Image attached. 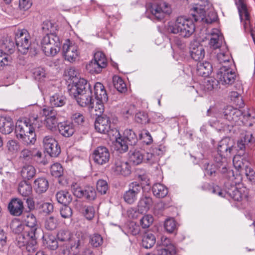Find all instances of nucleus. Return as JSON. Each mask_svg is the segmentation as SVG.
Returning a JSON list of instances; mask_svg holds the SVG:
<instances>
[{
  "instance_id": "obj_1",
  "label": "nucleus",
  "mask_w": 255,
  "mask_h": 255,
  "mask_svg": "<svg viewBox=\"0 0 255 255\" xmlns=\"http://www.w3.org/2000/svg\"><path fill=\"white\" fill-rule=\"evenodd\" d=\"M234 148V142L232 139L230 137L223 138L218 143L217 153L214 159L219 170L231 182V188L228 187L227 194L234 200L239 201L243 197L241 190L237 187L242 181V176L240 174L235 175L232 170L228 168V160L231 157Z\"/></svg>"
},
{
  "instance_id": "obj_2",
  "label": "nucleus",
  "mask_w": 255,
  "mask_h": 255,
  "mask_svg": "<svg viewBox=\"0 0 255 255\" xmlns=\"http://www.w3.org/2000/svg\"><path fill=\"white\" fill-rule=\"evenodd\" d=\"M40 110L39 107H34L28 119L18 120L16 123L15 135L24 145L33 144L36 141L35 129L41 126V119L37 115Z\"/></svg>"
},
{
  "instance_id": "obj_3",
  "label": "nucleus",
  "mask_w": 255,
  "mask_h": 255,
  "mask_svg": "<svg viewBox=\"0 0 255 255\" xmlns=\"http://www.w3.org/2000/svg\"><path fill=\"white\" fill-rule=\"evenodd\" d=\"M68 92L70 96L74 98L81 107H88L92 115H94L96 104L92 97V90L89 84L84 78H79L69 86Z\"/></svg>"
},
{
  "instance_id": "obj_4",
  "label": "nucleus",
  "mask_w": 255,
  "mask_h": 255,
  "mask_svg": "<svg viewBox=\"0 0 255 255\" xmlns=\"http://www.w3.org/2000/svg\"><path fill=\"white\" fill-rule=\"evenodd\" d=\"M241 115L240 110L231 106H227L223 113H220L215 106H211L207 111V116L212 117L210 120L211 125L219 126L220 124L221 128H224L226 126L233 127L239 120Z\"/></svg>"
},
{
  "instance_id": "obj_5",
  "label": "nucleus",
  "mask_w": 255,
  "mask_h": 255,
  "mask_svg": "<svg viewBox=\"0 0 255 255\" xmlns=\"http://www.w3.org/2000/svg\"><path fill=\"white\" fill-rule=\"evenodd\" d=\"M209 45L213 49H219L220 51L217 54V58L222 66H233V62L228 47L224 41L223 36L218 29L214 28L212 30Z\"/></svg>"
},
{
  "instance_id": "obj_6",
  "label": "nucleus",
  "mask_w": 255,
  "mask_h": 255,
  "mask_svg": "<svg viewBox=\"0 0 255 255\" xmlns=\"http://www.w3.org/2000/svg\"><path fill=\"white\" fill-rule=\"evenodd\" d=\"M195 24L192 19L185 16H179L174 21L168 24V31L173 34H178L184 37H190L194 32Z\"/></svg>"
},
{
  "instance_id": "obj_7",
  "label": "nucleus",
  "mask_w": 255,
  "mask_h": 255,
  "mask_svg": "<svg viewBox=\"0 0 255 255\" xmlns=\"http://www.w3.org/2000/svg\"><path fill=\"white\" fill-rule=\"evenodd\" d=\"M195 24L192 19L185 16H179L174 21L168 24V31L173 34H178L184 37H190L194 32Z\"/></svg>"
},
{
  "instance_id": "obj_8",
  "label": "nucleus",
  "mask_w": 255,
  "mask_h": 255,
  "mask_svg": "<svg viewBox=\"0 0 255 255\" xmlns=\"http://www.w3.org/2000/svg\"><path fill=\"white\" fill-rule=\"evenodd\" d=\"M195 24L192 19L185 16H179L174 21L168 24V31L173 34H178L184 37H190L194 32Z\"/></svg>"
},
{
  "instance_id": "obj_9",
  "label": "nucleus",
  "mask_w": 255,
  "mask_h": 255,
  "mask_svg": "<svg viewBox=\"0 0 255 255\" xmlns=\"http://www.w3.org/2000/svg\"><path fill=\"white\" fill-rule=\"evenodd\" d=\"M255 145V137L251 132L246 131L240 134L237 140L236 150L245 157H248Z\"/></svg>"
},
{
  "instance_id": "obj_10",
  "label": "nucleus",
  "mask_w": 255,
  "mask_h": 255,
  "mask_svg": "<svg viewBox=\"0 0 255 255\" xmlns=\"http://www.w3.org/2000/svg\"><path fill=\"white\" fill-rule=\"evenodd\" d=\"M42 50L47 56H54L60 51L61 42L56 35L50 33L46 34L41 40Z\"/></svg>"
},
{
  "instance_id": "obj_11",
  "label": "nucleus",
  "mask_w": 255,
  "mask_h": 255,
  "mask_svg": "<svg viewBox=\"0 0 255 255\" xmlns=\"http://www.w3.org/2000/svg\"><path fill=\"white\" fill-rule=\"evenodd\" d=\"M240 19L244 25L246 32L250 33L255 42V25L252 23L250 16L248 10L245 0H238L236 2Z\"/></svg>"
},
{
  "instance_id": "obj_12",
  "label": "nucleus",
  "mask_w": 255,
  "mask_h": 255,
  "mask_svg": "<svg viewBox=\"0 0 255 255\" xmlns=\"http://www.w3.org/2000/svg\"><path fill=\"white\" fill-rule=\"evenodd\" d=\"M94 94L95 98L94 99L96 104L94 112L95 116L102 115L104 111V104L108 101V96L103 85L97 82L94 86Z\"/></svg>"
},
{
  "instance_id": "obj_13",
  "label": "nucleus",
  "mask_w": 255,
  "mask_h": 255,
  "mask_svg": "<svg viewBox=\"0 0 255 255\" xmlns=\"http://www.w3.org/2000/svg\"><path fill=\"white\" fill-rule=\"evenodd\" d=\"M57 239L61 242L70 240L71 248L72 251L81 248L84 243V237L81 233H77L71 237L70 233L66 230H60L57 234Z\"/></svg>"
},
{
  "instance_id": "obj_14",
  "label": "nucleus",
  "mask_w": 255,
  "mask_h": 255,
  "mask_svg": "<svg viewBox=\"0 0 255 255\" xmlns=\"http://www.w3.org/2000/svg\"><path fill=\"white\" fill-rule=\"evenodd\" d=\"M40 111L37 115L38 117L41 119V124L43 121L44 120L45 125L48 129L52 130L55 128L58 122L57 111L52 108L43 109L40 108Z\"/></svg>"
},
{
  "instance_id": "obj_15",
  "label": "nucleus",
  "mask_w": 255,
  "mask_h": 255,
  "mask_svg": "<svg viewBox=\"0 0 255 255\" xmlns=\"http://www.w3.org/2000/svg\"><path fill=\"white\" fill-rule=\"evenodd\" d=\"M149 10L151 14V17L158 20L163 19L172 12L171 6L165 1L151 4Z\"/></svg>"
},
{
  "instance_id": "obj_16",
  "label": "nucleus",
  "mask_w": 255,
  "mask_h": 255,
  "mask_svg": "<svg viewBox=\"0 0 255 255\" xmlns=\"http://www.w3.org/2000/svg\"><path fill=\"white\" fill-rule=\"evenodd\" d=\"M15 43L18 50L22 54H26L31 45L30 35L25 29H19L15 33Z\"/></svg>"
},
{
  "instance_id": "obj_17",
  "label": "nucleus",
  "mask_w": 255,
  "mask_h": 255,
  "mask_svg": "<svg viewBox=\"0 0 255 255\" xmlns=\"http://www.w3.org/2000/svg\"><path fill=\"white\" fill-rule=\"evenodd\" d=\"M233 67L234 65L221 66L217 74V79L219 84L226 85L234 82L236 75Z\"/></svg>"
},
{
  "instance_id": "obj_18",
  "label": "nucleus",
  "mask_w": 255,
  "mask_h": 255,
  "mask_svg": "<svg viewBox=\"0 0 255 255\" xmlns=\"http://www.w3.org/2000/svg\"><path fill=\"white\" fill-rule=\"evenodd\" d=\"M191 14L195 21H203L207 23H211L217 19V15L214 12H210L208 16L205 14L204 8L201 5L196 4L190 9Z\"/></svg>"
},
{
  "instance_id": "obj_19",
  "label": "nucleus",
  "mask_w": 255,
  "mask_h": 255,
  "mask_svg": "<svg viewBox=\"0 0 255 255\" xmlns=\"http://www.w3.org/2000/svg\"><path fill=\"white\" fill-rule=\"evenodd\" d=\"M62 52L65 59L71 63L80 58V52L78 45L69 39H67L63 45Z\"/></svg>"
},
{
  "instance_id": "obj_20",
  "label": "nucleus",
  "mask_w": 255,
  "mask_h": 255,
  "mask_svg": "<svg viewBox=\"0 0 255 255\" xmlns=\"http://www.w3.org/2000/svg\"><path fill=\"white\" fill-rule=\"evenodd\" d=\"M43 144L46 151L51 157H57L61 152V148L58 142L51 135L44 137Z\"/></svg>"
},
{
  "instance_id": "obj_21",
  "label": "nucleus",
  "mask_w": 255,
  "mask_h": 255,
  "mask_svg": "<svg viewBox=\"0 0 255 255\" xmlns=\"http://www.w3.org/2000/svg\"><path fill=\"white\" fill-rule=\"evenodd\" d=\"M31 234H21L17 237V241L20 247L25 246L27 252L32 253L37 249V242L35 235L31 237Z\"/></svg>"
},
{
  "instance_id": "obj_22",
  "label": "nucleus",
  "mask_w": 255,
  "mask_h": 255,
  "mask_svg": "<svg viewBox=\"0 0 255 255\" xmlns=\"http://www.w3.org/2000/svg\"><path fill=\"white\" fill-rule=\"evenodd\" d=\"M141 189L142 186L139 183L136 182L130 183L128 190L124 195L125 202L130 204L133 203L137 199V195Z\"/></svg>"
},
{
  "instance_id": "obj_23",
  "label": "nucleus",
  "mask_w": 255,
  "mask_h": 255,
  "mask_svg": "<svg viewBox=\"0 0 255 255\" xmlns=\"http://www.w3.org/2000/svg\"><path fill=\"white\" fill-rule=\"evenodd\" d=\"M110 157L109 150L104 146H99L93 152L94 161L99 165H103L108 162Z\"/></svg>"
},
{
  "instance_id": "obj_24",
  "label": "nucleus",
  "mask_w": 255,
  "mask_h": 255,
  "mask_svg": "<svg viewBox=\"0 0 255 255\" xmlns=\"http://www.w3.org/2000/svg\"><path fill=\"white\" fill-rule=\"evenodd\" d=\"M112 133L114 134V139H115V149L120 153L127 151L128 150V146L130 144L122 137L119 130L117 129L112 130L110 131L109 134Z\"/></svg>"
},
{
  "instance_id": "obj_25",
  "label": "nucleus",
  "mask_w": 255,
  "mask_h": 255,
  "mask_svg": "<svg viewBox=\"0 0 255 255\" xmlns=\"http://www.w3.org/2000/svg\"><path fill=\"white\" fill-rule=\"evenodd\" d=\"M101 116V115L97 116L98 118L95 123V128L98 132L105 134L109 132L111 122L109 117Z\"/></svg>"
},
{
  "instance_id": "obj_26",
  "label": "nucleus",
  "mask_w": 255,
  "mask_h": 255,
  "mask_svg": "<svg viewBox=\"0 0 255 255\" xmlns=\"http://www.w3.org/2000/svg\"><path fill=\"white\" fill-rule=\"evenodd\" d=\"M190 53L192 59L195 61H200L205 56V51L204 46L197 41L191 43Z\"/></svg>"
},
{
  "instance_id": "obj_27",
  "label": "nucleus",
  "mask_w": 255,
  "mask_h": 255,
  "mask_svg": "<svg viewBox=\"0 0 255 255\" xmlns=\"http://www.w3.org/2000/svg\"><path fill=\"white\" fill-rule=\"evenodd\" d=\"M112 169L116 174L126 176H128L130 173V169L128 163L127 161H123L121 159H117L116 160Z\"/></svg>"
},
{
  "instance_id": "obj_28",
  "label": "nucleus",
  "mask_w": 255,
  "mask_h": 255,
  "mask_svg": "<svg viewBox=\"0 0 255 255\" xmlns=\"http://www.w3.org/2000/svg\"><path fill=\"white\" fill-rule=\"evenodd\" d=\"M25 226L24 232L22 234H31V236H34L37 229V221L35 217L31 213L26 214V218L24 219Z\"/></svg>"
},
{
  "instance_id": "obj_29",
  "label": "nucleus",
  "mask_w": 255,
  "mask_h": 255,
  "mask_svg": "<svg viewBox=\"0 0 255 255\" xmlns=\"http://www.w3.org/2000/svg\"><path fill=\"white\" fill-rule=\"evenodd\" d=\"M8 208L11 215L19 216L23 212V202L19 199H13L9 203Z\"/></svg>"
},
{
  "instance_id": "obj_30",
  "label": "nucleus",
  "mask_w": 255,
  "mask_h": 255,
  "mask_svg": "<svg viewBox=\"0 0 255 255\" xmlns=\"http://www.w3.org/2000/svg\"><path fill=\"white\" fill-rule=\"evenodd\" d=\"M13 129V123L9 117H0V132L3 134H9Z\"/></svg>"
},
{
  "instance_id": "obj_31",
  "label": "nucleus",
  "mask_w": 255,
  "mask_h": 255,
  "mask_svg": "<svg viewBox=\"0 0 255 255\" xmlns=\"http://www.w3.org/2000/svg\"><path fill=\"white\" fill-rule=\"evenodd\" d=\"M212 66L208 62H199L197 64L196 72L198 75L202 77H208L212 71Z\"/></svg>"
},
{
  "instance_id": "obj_32",
  "label": "nucleus",
  "mask_w": 255,
  "mask_h": 255,
  "mask_svg": "<svg viewBox=\"0 0 255 255\" xmlns=\"http://www.w3.org/2000/svg\"><path fill=\"white\" fill-rule=\"evenodd\" d=\"M59 132L65 137H69L73 134L75 130L72 123H60L58 125Z\"/></svg>"
},
{
  "instance_id": "obj_33",
  "label": "nucleus",
  "mask_w": 255,
  "mask_h": 255,
  "mask_svg": "<svg viewBox=\"0 0 255 255\" xmlns=\"http://www.w3.org/2000/svg\"><path fill=\"white\" fill-rule=\"evenodd\" d=\"M48 187V182L44 178H38L34 181V189L38 194L45 192L47 190Z\"/></svg>"
},
{
  "instance_id": "obj_34",
  "label": "nucleus",
  "mask_w": 255,
  "mask_h": 255,
  "mask_svg": "<svg viewBox=\"0 0 255 255\" xmlns=\"http://www.w3.org/2000/svg\"><path fill=\"white\" fill-rule=\"evenodd\" d=\"M152 203V199L149 197L145 196L141 198L138 202V213L142 214L147 212L151 207Z\"/></svg>"
},
{
  "instance_id": "obj_35",
  "label": "nucleus",
  "mask_w": 255,
  "mask_h": 255,
  "mask_svg": "<svg viewBox=\"0 0 255 255\" xmlns=\"http://www.w3.org/2000/svg\"><path fill=\"white\" fill-rule=\"evenodd\" d=\"M129 160L130 162L134 165H138L141 163L144 160V151L138 149L130 151Z\"/></svg>"
},
{
  "instance_id": "obj_36",
  "label": "nucleus",
  "mask_w": 255,
  "mask_h": 255,
  "mask_svg": "<svg viewBox=\"0 0 255 255\" xmlns=\"http://www.w3.org/2000/svg\"><path fill=\"white\" fill-rule=\"evenodd\" d=\"M50 105L54 107H61L66 104V99L62 94H54L49 99Z\"/></svg>"
},
{
  "instance_id": "obj_37",
  "label": "nucleus",
  "mask_w": 255,
  "mask_h": 255,
  "mask_svg": "<svg viewBox=\"0 0 255 255\" xmlns=\"http://www.w3.org/2000/svg\"><path fill=\"white\" fill-rule=\"evenodd\" d=\"M32 187L27 182L22 181L18 184V192L22 196L28 197L32 194Z\"/></svg>"
},
{
  "instance_id": "obj_38",
  "label": "nucleus",
  "mask_w": 255,
  "mask_h": 255,
  "mask_svg": "<svg viewBox=\"0 0 255 255\" xmlns=\"http://www.w3.org/2000/svg\"><path fill=\"white\" fill-rule=\"evenodd\" d=\"M36 174V169L31 165H25L21 170V175L23 179L29 180L32 178Z\"/></svg>"
},
{
  "instance_id": "obj_39",
  "label": "nucleus",
  "mask_w": 255,
  "mask_h": 255,
  "mask_svg": "<svg viewBox=\"0 0 255 255\" xmlns=\"http://www.w3.org/2000/svg\"><path fill=\"white\" fill-rule=\"evenodd\" d=\"M153 193L158 198H163L168 193L167 188L163 184L160 183L155 184L152 187Z\"/></svg>"
},
{
  "instance_id": "obj_40",
  "label": "nucleus",
  "mask_w": 255,
  "mask_h": 255,
  "mask_svg": "<svg viewBox=\"0 0 255 255\" xmlns=\"http://www.w3.org/2000/svg\"><path fill=\"white\" fill-rule=\"evenodd\" d=\"M156 242L155 237L151 233H146L142 240V246L146 249L152 248Z\"/></svg>"
},
{
  "instance_id": "obj_41",
  "label": "nucleus",
  "mask_w": 255,
  "mask_h": 255,
  "mask_svg": "<svg viewBox=\"0 0 255 255\" xmlns=\"http://www.w3.org/2000/svg\"><path fill=\"white\" fill-rule=\"evenodd\" d=\"M56 197L57 201L61 204L66 205L72 201L71 195L67 191H60L57 193Z\"/></svg>"
},
{
  "instance_id": "obj_42",
  "label": "nucleus",
  "mask_w": 255,
  "mask_h": 255,
  "mask_svg": "<svg viewBox=\"0 0 255 255\" xmlns=\"http://www.w3.org/2000/svg\"><path fill=\"white\" fill-rule=\"evenodd\" d=\"M105 66H103L101 64L92 60L87 65V70L91 74L100 73Z\"/></svg>"
},
{
  "instance_id": "obj_43",
  "label": "nucleus",
  "mask_w": 255,
  "mask_h": 255,
  "mask_svg": "<svg viewBox=\"0 0 255 255\" xmlns=\"http://www.w3.org/2000/svg\"><path fill=\"white\" fill-rule=\"evenodd\" d=\"M130 145H134L137 141V138L134 132L130 129L125 130L122 136Z\"/></svg>"
},
{
  "instance_id": "obj_44",
  "label": "nucleus",
  "mask_w": 255,
  "mask_h": 255,
  "mask_svg": "<svg viewBox=\"0 0 255 255\" xmlns=\"http://www.w3.org/2000/svg\"><path fill=\"white\" fill-rule=\"evenodd\" d=\"M115 88L120 92L123 93L127 91V86L123 80L118 76H114L113 78Z\"/></svg>"
},
{
  "instance_id": "obj_45",
  "label": "nucleus",
  "mask_w": 255,
  "mask_h": 255,
  "mask_svg": "<svg viewBox=\"0 0 255 255\" xmlns=\"http://www.w3.org/2000/svg\"><path fill=\"white\" fill-rule=\"evenodd\" d=\"M10 227L12 232L15 234H18V235L22 234L24 232L25 226L19 220H12Z\"/></svg>"
},
{
  "instance_id": "obj_46",
  "label": "nucleus",
  "mask_w": 255,
  "mask_h": 255,
  "mask_svg": "<svg viewBox=\"0 0 255 255\" xmlns=\"http://www.w3.org/2000/svg\"><path fill=\"white\" fill-rule=\"evenodd\" d=\"M125 230L124 232L126 234H130L133 236L138 235L140 231L139 226L133 222L129 223L126 226Z\"/></svg>"
},
{
  "instance_id": "obj_47",
  "label": "nucleus",
  "mask_w": 255,
  "mask_h": 255,
  "mask_svg": "<svg viewBox=\"0 0 255 255\" xmlns=\"http://www.w3.org/2000/svg\"><path fill=\"white\" fill-rule=\"evenodd\" d=\"M33 151H35V148H24L20 153V159L23 161H30L33 159Z\"/></svg>"
},
{
  "instance_id": "obj_48",
  "label": "nucleus",
  "mask_w": 255,
  "mask_h": 255,
  "mask_svg": "<svg viewBox=\"0 0 255 255\" xmlns=\"http://www.w3.org/2000/svg\"><path fill=\"white\" fill-rule=\"evenodd\" d=\"M241 154L239 153V154H237L234 156L233 159V163L234 167L238 170L239 171L243 168L244 166V158H247L244 156H241Z\"/></svg>"
},
{
  "instance_id": "obj_49",
  "label": "nucleus",
  "mask_w": 255,
  "mask_h": 255,
  "mask_svg": "<svg viewBox=\"0 0 255 255\" xmlns=\"http://www.w3.org/2000/svg\"><path fill=\"white\" fill-rule=\"evenodd\" d=\"M96 213L95 208L92 206H85L83 208V214L88 220H92Z\"/></svg>"
},
{
  "instance_id": "obj_50",
  "label": "nucleus",
  "mask_w": 255,
  "mask_h": 255,
  "mask_svg": "<svg viewBox=\"0 0 255 255\" xmlns=\"http://www.w3.org/2000/svg\"><path fill=\"white\" fill-rule=\"evenodd\" d=\"M164 228L169 233H173L177 229V225L173 218H168L164 222Z\"/></svg>"
},
{
  "instance_id": "obj_51",
  "label": "nucleus",
  "mask_w": 255,
  "mask_h": 255,
  "mask_svg": "<svg viewBox=\"0 0 255 255\" xmlns=\"http://www.w3.org/2000/svg\"><path fill=\"white\" fill-rule=\"evenodd\" d=\"M157 245L161 248H176L170 239L166 236H162L160 240L157 242Z\"/></svg>"
},
{
  "instance_id": "obj_52",
  "label": "nucleus",
  "mask_w": 255,
  "mask_h": 255,
  "mask_svg": "<svg viewBox=\"0 0 255 255\" xmlns=\"http://www.w3.org/2000/svg\"><path fill=\"white\" fill-rule=\"evenodd\" d=\"M11 61L10 55L3 50H0V67L8 65L10 63Z\"/></svg>"
},
{
  "instance_id": "obj_53",
  "label": "nucleus",
  "mask_w": 255,
  "mask_h": 255,
  "mask_svg": "<svg viewBox=\"0 0 255 255\" xmlns=\"http://www.w3.org/2000/svg\"><path fill=\"white\" fill-rule=\"evenodd\" d=\"M159 157L155 155V154L150 150L149 152H146L145 154L144 153L143 161L150 164L156 163L158 161Z\"/></svg>"
},
{
  "instance_id": "obj_54",
  "label": "nucleus",
  "mask_w": 255,
  "mask_h": 255,
  "mask_svg": "<svg viewBox=\"0 0 255 255\" xmlns=\"http://www.w3.org/2000/svg\"><path fill=\"white\" fill-rule=\"evenodd\" d=\"M58 225L57 219L53 216L48 217L45 222V227L48 230H53Z\"/></svg>"
},
{
  "instance_id": "obj_55",
  "label": "nucleus",
  "mask_w": 255,
  "mask_h": 255,
  "mask_svg": "<svg viewBox=\"0 0 255 255\" xmlns=\"http://www.w3.org/2000/svg\"><path fill=\"white\" fill-rule=\"evenodd\" d=\"M96 192L95 189L91 186H87L84 188L83 197L89 200H93L96 198Z\"/></svg>"
},
{
  "instance_id": "obj_56",
  "label": "nucleus",
  "mask_w": 255,
  "mask_h": 255,
  "mask_svg": "<svg viewBox=\"0 0 255 255\" xmlns=\"http://www.w3.org/2000/svg\"><path fill=\"white\" fill-rule=\"evenodd\" d=\"M93 60L98 62L103 65V66L106 67L107 65V60L105 57V54L101 51L96 52L94 56Z\"/></svg>"
},
{
  "instance_id": "obj_57",
  "label": "nucleus",
  "mask_w": 255,
  "mask_h": 255,
  "mask_svg": "<svg viewBox=\"0 0 255 255\" xmlns=\"http://www.w3.org/2000/svg\"><path fill=\"white\" fill-rule=\"evenodd\" d=\"M63 168L60 164L55 163L51 166V173L53 176L59 177L63 174Z\"/></svg>"
},
{
  "instance_id": "obj_58",
  "label": "nucleus",
  "mask_w": 255,
  "mask_h": 255,
  "mask_svg": "<svg viewBox=\"0 0 255 255\" xmlns=\"http://www.w3.org/2000/svg\"><path fill=\"white\" fill-rule=\"evenodd\" d=\"M32 5V0H18V9L21 11L28 10Z\"/></svg>"
},
{
  "instance_id": "obj_59",
  "label": "nucleus",
  "mask_w": 255,
  "mask_h": 255,
  "mask_svg": "<svg viewBox=\"0 0 255 255\" xmlns=\"http://www.w3.org/2000/svg\"><path fill=\"white\" fill-rule=\"evenodd\" d=\"M153 222V217L150 215L144 216L140 220V225L144 229L148 228L152 224Z\"/></svg>"
},
{
  "instance_id": "obj_60",
  "label": "nucleus",
  "mask_w": 255,
  "mask_h": 255,
  "mask_svg": "<svg viewBox=\"0 0 255 255\" xmlns=\"http://www.w3.org/2000/svg\"><path fill=\"white\" fill-rule=\"evenodd\" d=\"M71 191L76 197L78 198L83 197L84 188H82L77 183H73L72 184Z\"/></svg>"
},
{
  "instance_id": "obj_61",
  "label": "nucleus",
  "mask_w": 255,
  "mask_h": 255,
  "mask_svg": "<svg viewBox=\"0 0 255 255\" xmlns=\"http://www.w3.org/2000/svg\"><path fill=\"white\" fill-rule=\"evenodd\" d=\"M135 120L137 123L145 124L148 122L147 114L143 112H139L135 114Z\"/></svg>"
},
{
  "instance_id": "obj_62",
  "label": "nucleus",
  "mask_w": 255,
  "mask_h": 255,
  "mask_svg": "<svg viewBox=\"0 0 255 255\" xmlns=\"http://www.w3.org/2000/svg\"><path fill=\"white\" fill-rule=\"evenodd\" d=\"M103 238L99 234H94L90 238V243L94 247H98L103 244Z\"/></svg>"
},
{
  "instance_id": "obj_63",
  "label": "nucleus",
  "mask_w": 255,
  "mask_h": 255,
  "mask_svg": "<svg viewBox=\"0 0 255 255\" xmlns=\"http://www.w3.org/2000/svg\"><path fill=\"white\" fill-rule=\"evenodd\" d=\"M108 189L107 182L104 180H99L97 183V190L101 194L106 193Z\"/></svg>"
},
{
  "instance_id": "obj_64",
  "label": "nucleus",
  "mask_w": 255,
  "mask_h": 255,
  "mask_svg": "<svg viewBox=\"0 0 255 255\" xmlns=\"http://www.w3.org/2000/svg\"><path fill=\"white\" fill-rule=\"evenodd\" d=\"M45 71L44 69L41 67H38L34 70L33 76L34 79L38 81L42 80L45 77Z\"/></svg>"
}]
</instances>
